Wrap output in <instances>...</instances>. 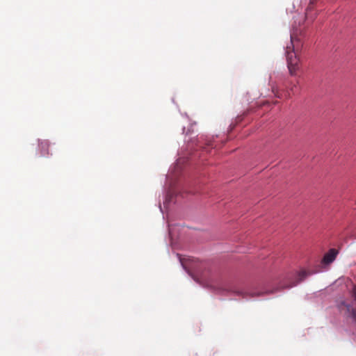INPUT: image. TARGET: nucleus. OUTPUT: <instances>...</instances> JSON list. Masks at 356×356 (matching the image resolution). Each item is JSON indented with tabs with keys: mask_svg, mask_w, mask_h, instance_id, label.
Wrapping results in <instances>:
<instances>
[{
	"mask_svg": "<svg viewBox=\"0 0 356 356\" xmlns=\"http://www.w3.org/2000/svg\"><path fill=\"white\" fill-rule=\"evenodd\" d=\"M291 42L292 47H286V54L289 73L291 75H294L298 70L299 62L296 52L300 49L302 44L300 38L295 36L294 33L291 34Z\"/></svg>",
	"mask_w": 356,
	"mask_h": 356,
	"instance_id": "1",
	"label": "nucleus"
},
{
	"mask_svg": "<svg viewBox=\"0 0 356 356\" xmlns=\"http://www.w3.org/2000/svg\"><path fill=\"white\" fill-rule=\"evenodd\" d=\"M338 254V251L336 249H330L323 257L322 259V263L323 264L327 265L333 262Z\"/></svg>",
	"mask_w": 356,
	"mask_h": 356,
	"instance_id": "2",
	"label": "nucleus"
},
{
	"mask_svg": "<svg viewBox=\"0 0 356 356\" xmlns=\"http://www.w3.org/2000/svg\"><path fill=\"white\" fill-rule=\"evenodd\" d=\"M49 143L47 140L38 141V148L41 156H46L49 154Z\"/></svg>",
	"mask_w": 356,
	"mask_h": 356,
	"instance_id": "3",
	"label": "nucleus"
},
{
	"mask_svg": "<svg viewBox=\"0 0 356 356\" xmlns=\"http://www.w3.org/2000/svg\"><path fill=\"white\" fill-rule=\"evenodd\" d=\"M306 276H307V273L305 271H301L298 274V280L294 282H293L291 284H290L289 286H286V288H291V287H293V286H296L299 282L302 281Z\"/></svg>",
	"mask_w": 356,
	"mask_h": 356,
	"instance_id": "4",
	"label": "nucleus"
},
{
	"mask_svg": "<svg viewBox=\"0 0 356 356\" xmlns=\"http://www.w3.org/2000/svg\"><path fill=\"white\" fill-rule=\"evenodd\" d=\"M299 84V82L297 81L296 83H291L289 88H288V96L290 97L291 93L293 95H295L298 90V86Z\"/></svg>",
	"mask_w": 356,
	"mask_h": 356,
	"instance_id": "5",
	"label": "nucleus"
},
{
	"mask_svg": "<svg viewBox=\"0 0 356 356\" xmlns=\"http://www.w3.org/2000/svg\"><path fill=\"white\" fill-rule=\"evenodd\" d=\"M348 312L349 313L350 317L353 319L355 323H356V309H353L350 305H346Z\"/></svg>",
	"mask_w": 356,
	"mask_h": 356,
	"instance_id": "6",
	"label": "nucleus"
},
{
	"mask_svg": "<svg viewBox=\"0 0 356 356\" xmlns=\"http://www.w3.org/2000/svg\"><path fill=\"white\" fill-rule=\"evenodd\" d=\"M352 296L356 300V285L353 286V288L352 290Z\"/></svg>",
	"mask_w": 356,
	"mask_h": 356,
	"instance_id": "7",
	"label": "nucleus"
},
{
	"mask_svg": "<svg viewBox=\"0 0 356 356\" xmlns=\"http://www.w3.org/2000/svg\"><path fill=\"white\" fill-rule=\"evenodd\" d=\"M273 92L275 93V95L276 97H279V98L280 97V96L278 95V92H277V90H275V89H274V88H273Z\"/></svg>",
	"mask_w": 356,
	"mask_h": 356,
	"instance_id": "8",
	"label": "nucleus"
},
{
	"mask_svg": "<svg viewBox=\"0 0 356 356\" xmlns=\"http://www.w3.org/2000/svg\"><path fill=\"white\" fill-rule=\"evenodd\" d=\"M207 145L208 147H210V146L213 147V142L209 141Z\"/></svg>",
	"mask_w": 356,
	"mask_h": 356,
	"instance_id": "9",
	"label": "nucleus"
},
{
	"mask_svg": "<svg viewBox=\"0 0 356 356\" xmlns=\"http://www.w3.org/2000/svg\"><path fill=\"white\" fill-rule=\"evenodd\" d=\"M306 18L308 19V13H306Z\"/></svg>",
	"mask_w": 356,
	"mask_h": 356,
	"instance_id": "10",
	"label": "nucleus"
},
{
	"mask_svg": "<svg viewBox=\"0 0 356 356\" xmlns=\"http://www.w3.org/2000/svg\"><path fill=\"white\" fill-rule=\"evenodd\" d=\"M204 149H205L206 151H208V150H207L208 147H204Z\"/></svg>",
	"mask_w": 356,
	"mask_h": 356,
	"instance_id": "11",
	"label": "nucleus"
},
{
	"mask_svg": "<svg viewBox=\"0 0 356 356\" xmlns=\"http://www.w3.org/2000/svg\"><path fill=\"white\" fill-rule=\"evenodd\" d=\"M312 1H313V0H311Z\"/></svg>",
	"mask_w": 356,
	"mask_h": 356,
	"instance_id": "12",
	"label": "nucleus"
}]
</instances>
